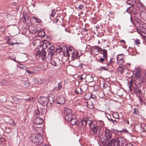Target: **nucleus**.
<instances>
[{"instance_id": "obj_1", "label": "nucleus", "mask_w": 146, "mask_h": 146, "mask_svg": "<svg viewBox=\"0 0 146 146\" xmlns=\"http://www.w3.org/2000/svg\"><path fill=\"white\" fill-rule=\"evenodd\" d=\"M90 131L93 135L96 137H99L103 134L104 128L101 126H98L96 123L93 121L90 124Z\"/></svg>"}, {"instance_id": "obj_2", "label": "nucleus", "mask_w": 146, "mask_h": 146, "mask_svg": "<svg viewBox=\"0 0 146 146\" xmlns=\"http://www.w3.org/2000/svg\"><path fill=\"white\" fill-rule=\"evenodd\" d=\"M125 142V139L123 137H119L118 139L112 138V140L106 144V146H120Z\"/></svg>"}, {"instance_id": "obj_3", "label": "nucleus", "mask_w": 146, "mask_h": 146, "mask_svg": "<svg viewBox=\"0 0 146 146\" xmlns=\"http://www.w3.org/2000/svg\"><path fill=\"white\" fill-rule=\"evenodd\" d=\"M141 69H137L136 70L133 74L132 76V79L135 86H140L142 80H141Z\"/></svg>"}, {"instance_id": "obj_4", "label": "nucleus", "mask_w": 146, "mask_h": 146, "mask_svg": "<svg viewBox=\"0 0 146 146\" xmlns=\"http://www.w3.org/2000/svg\"><path fill=\"white\" fill-rule=\"evenodd\" d=\"M29 139L33 143L38 145L42 143L43 141V138L39 133L31 134Z\"/></svg>"}, {"instance_id": "obj_5", "label": "nucleus", "mask_w": 146, "mask_h": 146, "mask_svg": "<svg viewBox=\"0 0 146 146\" xmlns=\"http://www.w3.org/2000/svg\"><path fill=\"white\" fill-rule=\"evenodd\" d=\"M60 51L62 52L64 56L68 57L69 56L70 54L72 56L75 52V50L70 48L68 49L65 46H63L61 48Z\"/></svg>"}, {"instance_id": "obj_6", "label": "nucleus", "mask_w": 146, "mask_h": 146, "mask_svg": "<svg viewBox=\"0 0 146 146\" xmlns=\"http://www.w3.org/2000/svg\"><path fill=\"white\" fill-rule=\"evenodd\" d=\"M98 61L101 63L104 64V62H105V64L106 67H108L112 65L114 63V62L113 61V59H111L108 61V60L107 58H103L101 57L100 58Z\"/></svg>"}, {"instance_id": "obj_7", "label": "nucleus", "mask_w": 146, "mask_h": 146, "mask_svg": "<svg viewBox=\"0 0 146 146\" xmlns=\"http://www.w3.org/2000/svg\"><path fill=\"white\" fill-rule=\"evenodd\" d=\"M105 134L106 138L107 140H104L103 142V143H106V144L108 143L109 141L111 140H112L111 137L112 135L111 131L109 130L108 129H106L105 131Z\"/></svg>"}, {"instance_id": "obj_8", "label": "nucleus", "mask_w": 146, "mask_h": 146, "mask_svg": "<svg viewBox=\"0 0 146 146\" xmlns=\"http://www.w3.org/2000/svg\"><path fill=\"white\" fill-rule=\"evenodd\" d=\"M48 97L41 96L38 99V102L43 106H44L48 104Z\"/></svg>"}, {"instance_id": "obj_9", "label": "nucleus", "mask_w": 146, "mask_h": 146, "mask_svg": "<svg viewBox=\"0 0 146 146\" xmlns=\"http://www.w3.org/2000/svg\"><path fill=\"white\" fill-rule=\"evenodd\" d=\"M36 54L39 56V57L41 58L42 60H46V52L44 49L38 50L36 53Z\"/></svg>"}, {"instance_id": "obj_10", "label": "nucleus", "mask_w": 146, "mask_h": 146, "mask_svg": "<svg viewBox=\"0 0 146 146\" xmlns=\"http://www.w3.org/2000/svg\"><path fill=\"white\" fill-rule=\"evenodd\" d=\"M128 13H131L134 15H135L139 12L138 9L134 7H129L126 10Z\"/></svg>"}, {"instance_id": "obj_11", "label": "nucleus", "mask_w": 146, "mask_h": 146, "mask_svg": "<svg viewBox=\"0 0 146 146\" xmlns=\"http://www.w3.org/2000/svg\"><path fill=\"white\" fill-rule=\"evenodd\" d=\"M64 113L66 114L65 118L66 119H68L69 117L73 115L72 113L71 110L68 108H66L64 109Z\"/></svg>"}, {"instance_id": "obj_12", "label": "nucleus", "mask_w": 146, "mask_h": 146, "mask_svg": "<svg viewBox=\"0 0 146 146\" xmlns=\"http://www.w3.org/2000/svg\"><path fill=\"white\" fill-rule=\"evenodd\" d=\"M136 6L138 7L140 11V13H141V12L143 13L146 11L145 7L140 1L137 2V5Z\"/></svg>"}, {"instance_id": "obj_13", "label": "nucleus", "mask_w": 146, "mask_h": 146, "mask_svg": "<svg viewBox=\"0 0 146 146\" xmlns=\"http://www.w3.org/2000/svg\"><path fill=\"white\" fill-rule=\"evenodd\" d=\"M66 120L69 121L72 125H75L77 122L76 118L74 115H72L70 117H69L68 119H66Z\"/></svg>"}, {"instance_id": "obj_14", "label": "nucleus", "mask_w": 146, "mask_h": 146, "mask_svg": "<svg viewBox=\"0 0 146 146\" xmlns=\"http://www.w3.org/2000/svg\"><path fill=\"white\" fill-rule=\"evenodd\" d=\"M44 109L43 110L42 109L40 108L39 109H37L35 111V114L36 116H41L44 113L45 111Z\"/></svg>"}, {"instance_id": "obj_15", "label": "nucleus", "mask_w": 146, "mask_h": 146, "mask_svg": "<svg viewBox=\"0 0 146 146\" xmlns=\"http://www.w3.org/2000/svg\"><path fill=\"white\" fill-rule=\"evenodd\" d=\"M60 60L57 58H56L53 60H52L50 61V64L54 66L58 65V64L60 62Z\"/></svg>"}, {"instance_id": "obj_16", "label": "nucleus", "mask_w": 146, "mask_h": 146, "mask_svg": "<svg viewBox=\"0 0 146 146\" xmlns=\"http://www.w3.org/2000/svg\"><path fill=\"white\" fill-rule=\"evenodd\" d=\"M139 1L137 0H128L127 2V4L131 6H136L137 5V2Z\"/></svg>"}, {"instance_id": "obj_17", "label": "nucleus", "mask_w": 146, "mask_h": 146, "mask_svg": "<svg viewBox=\"0 0 146 146\" xmlns=\"http://www.w3.org/2000/svg\"><path fill=\"white\" fill-rule=\"evenodd\" d=\"M142 86V83H141V85L140 86H135V87L134 88V92L135 94L138 96H140L141 94V92L140 90L139 89Z\"/></svg>"}, {"instance_id": "obj_18", "label": "nucleus", "mask_w": 146, "mask_h": 146, "mask_svg": "<svg viewBox=\"0 0 146 146\" xmlns=\"http://www.w3.org/2000/svg\"><path fill=\"white\" fill-rule=\"evenodd\" d=\"M43 122V119L40 117L36 116L34 120V123L36 125H40Z\"/></svg>"}, {"instance_id": "obj_19", "label": "nucleus", "mask_w": 146, "mask_h": 146, "mask_svg": "<svg viewBox=\"0 0 146 146\" xmlns=\"http://www.w3.org/2000/svg\"><path fill=\"white\" fill-rule=\"evenodd\" d=\"M117 63L119 64V63H123V55L121 54L118 55L117 57Z\"/></svg>"}, {"instance_id": "obj_20", "label": "nucleus", "mask_w": 146, "mask_h": 146, "mask_svg": "<svg viewBox=\"0 0 146 146\" xmlns=\"http://www.w3.org/2000/svg\"><path fill=\"white\" fill-rule=\"evenodd\" d=\"M137 32L143 36V38L144 36V35L146 34L145 32L146 31V29L144 28L141 27L139 29H137Z\"/></svg>"}, {"instance_id": "obj_21", "label": "nucleus", "mask_w": 146, "mask_h": 146, "mask_svg": "<svg viewBox=\"0 0 146 146\" xmlns=\"http://www.w3.org/2000/svg\"><path fill=\"white\" fill-rule=\"evenodd\" d=\"M117 69L118 72L122 74L124 72V70L126 69V67L124 65H121L117 68Z\"/></svg>"}, {"instance_id": "obj_22", "label": "nucleus", "mask_w": 146, "mask_h": 146, "mask_svg": "<svg viewBox=\"0 0 146 146\" xmlns=\"http://www.w3.org/2000/svg\"><path fill=\"white\" fill-rule=\"evenodd\" d=\"M65 101L64 98L62 96L58 98V102L57 103L60 104H62L64 103Z\"/></svg>"}, {"instance_id": "obj_23", "label": "nucleus", "mask_w": 146, "mask_h": 146, "mask_svg": "<svg viewBox=\"0 0 146 146\" xmlns=\"http://www.w3.org/2000/svg\"><path fill=\"white\" fill-rule=\"evenodd\" d=\"M52 96H50L48 98V103L50 104V106H51L52 104H53L54 102V100L55 98L54 97V95H52Z\"/></svg>"}, {"instance_id": "obj_24", "label": "nucleus", "mask_w": 146, "mask_h": 146, "mask_svg": "<svg viewBox=\"0 0 146 146\" xmlns=\"http://www.w3.org/2000/svg\"><path fill=\"white\" fill-rule=\"evenodd\" d=\"M88 119V118H86L85 120H83V121H84L83 126H86L87 124L88 125L90 126V124H92L93 121H90Z\"/></svg>"}, {"instance_id": "obj_25", "label": "nucleus", "mask_w": 146, "mask_h": 146, "mask_svg": "<svg viewBox=\"0 0 146 146\" xmlns=\"http://www.w3.org/2000/svg\"><path fill=\"white\" fill-rule=\"evenodd\" d=\"M103 57L106 58H107V51L106 49H103L102 50Z\"/></svg>"}, {"instance_id": "obj_26", "label": "nucleus", "mask_w": 146, "mask_h": 146, "mask_svg": "<svg viewBox=\"0 0 146 146\" xmlns=\"http://www.w3.org/2000/svg\"><path fill=\"white\" fill-rule=\"evenodd\" d=\"M48 58L49 59H51L53 56L54 52L48 50Z\"/></svg>"}, {"instance_id": "obj_27", "label": "nucleus", "mask_w": 146, "mask_h": 146, "mask_svg": "<svg viewBox=\"0 0 146 146\" xmlns=\"http://www.w3.org/2000/svg\"><path fill=\"white\" fill-rule=\"evenodd\" d=\"M140 16L143 20H146V11L144 12L140 13Z\"/></svg>"}, {"instance_id": "obj_28", "label": "nucleus", "mask_w": 146, "mask_h": 146, "mask_svg": "<svg viewBox=\"0 0 146 146\" xmlns=\"http://www.w3.org/2000/svg\"><path fill=\"white\" fill-rule=\"evenodd\" d=\"M96 96L95 95L93 94H91L90 96H89L88 98L84 97V99L86 100H89L90 98H92V99H95L96 98Z\"/></svg>"}, {"instance_id": "obj_29", "label": "nucleus", "mask_w": 146, "mask_h": 146, "mask_svg": "<svg viewBox=\"0 0 146 146\" xmlns=\"http://www.w3.org/2000/svg\"><path fill=\"white\" fill-rule=\"evenodd\" d=\"M91 53L94 56H96L98 54V52H96V51L94 48L91 49Z\"/></svg>"}, {"instance_id": "obj_30", "label": "nucleus", "mask_w": 146, "mask_h": 146, "mask_svg": "<svg viewBox=\"0 0 146 146\" xmlns=\"http://www.w3.org/2000/svg\"><path fill=\"white\" fill-rule=\"evenodd\" d=\"M133 82H134L133 81V80L131 79V80L129 81L128 83L129 88L130 91H131L132 90V87L133 85Z\"/></svg>"}, {"instance_id": "obj_31", "label": "nucleus", "mask_w": 146, "mask_h": 146, "mask_svg": "<svg viewBox=\"0 0 146 146\" xmlns=\"http://www.w3.org/2000/svg\"><path fill=\"white\" fill-rule=\"evenodd\" d=\"M133 113L136 115H139L140 114V110L138 108H134Z\"/></svg>"}, {"instance_id": "obj_32", "label": "nucleus", "mask_w": 146, "mask_h": 146, "mask_svg": "<svg viewBox=\"0 0 146 146\" xmlns=\"http://www.w3.org/2000/svg\"><path fill=\"white\" fill-rule=\"evenodd\" d=\"M84 121L83 120L80 119L78 120V122L77 123V126L80 127H82L83 126Z\"/></svg>"}, {"instance_id": "obj_33", "label": "nucleus", "mask_w": 146, "mask_h": 146, "mask_svg": "<svg viewBox=\"0 0 146 146\" xmlns=\"http://www.w3.org/2000/svg\"><path fill=\"white\" fill-rule=\"evenodd\" d=\"M74 92L77 94H80L82 93L81 88H79L74 90Z\"/></svg>"}, {"instance_id": "obj_34", "label": "nucleus", "mask_w": 146, "mask_h": 146, "mask_svg": "<svg viewBox=\"0 0 146 146\" xmlns=\"http://www.w3.org/2000/svg\"><path fill=\"white\" fill-rule=\"evenodd\" d=\"M98 96L100 98H103L104 97L105 94L104 92L101 91L98 94Z\"/></svg>"}, {"instance_id": "obj_35", "label": "nucleus", "mask_w": 146, "mask_h": 146, "mask_svg": "<svg viewBox=\"0 0 146 146\" xmlns=\"http://www.w3.org/2000/svg\"><path fill=\"white\" fill-rule=\"evenodd\" d=\"M93 48L95 49L96 51V52H98V54L99 53V52L102 49L101 48V47H100L98 46H93Z\"/></svg>"}, {"instance_id": "obj_36", "label": "nucleus", "mask_w": 146, "mask_h": 146, "mask_svg": "<svg viewBox=\"0 0 146 146\" xmlns=\"http://www.w3.org/2000/svg\"><path fill=\"white\" fill-rule=\"evenodd\" d=\"M112 116L115 119L119 118V115L118 113L116 112H113L112 114Z\"/></svg>"}, {"instance_id": "obj_37", "label": "nucleus", "mask_w": 146, "mask_h": 146, "mask_svg": "<svg viewBox=\"0 0 146 146\" xmlns=\"http://www.w3.org/2000/svg\"><path fill=\"white\" fill-rule=\"evenodd\" d=\"M71 57L74 59L78 58L79 57L78 52H76V53H75V52L73 55H72V56H71Z\"/></svg>"}, {"instance_id": "obj_38", "label": "nucleus", "mask_w": 146, "mask_h": 146, "mask_svg": "<svg viewBox=\"0 0 146 146\" xmlns=\"http://www.w3.org/2000/svg\"><path fill=\"white\" fill-rule=\"evenodd\" d=\"M32 19H35V21L37 23H40L41 22V21L40 19H38L35 17H33Z\"/></svg>"}, {"instance_id": "obj_39", "label": "nucleus", "mask_w": 146, "mask_h": 146, "mask_svg": "<svg viewBox=\"0 0 146 146\" xmlns=\"http://www.w3.org/2000/svg\"><path fill=\"white\" fill-rule=\"evenodd\" d=\"M87 106L90 109L93 108L94 107L93 104L92 102L88 103Z\"/></svg>"}, {"instance_id": "obj_40", "label": "nucleus", "mask_w": 146, "mask_h": 146, "mask_svg": "<svg viewBox=\"0 0 146 146\" xmlns=\"http://www.w3.org/2000/svg\"><path fill=\"white\" fill-rule=\"evenodd\" d=\"M18 67L21 69L26 70L27 69V67H25L23 65V64H20L18 65Z\"/></svg>"}, {"instance_id": "obj_41", "label": "nucleus", "mask_w": 146, "mask_h": 146, "mask_svg": "<svg viewBox=\"0 0 146 146\" xmlns=\"http://www.w3.org/2000/svg\"><path fill=\"white\" fill-rule=\"evenodd\" d=\"M135 44L137 45H138L139 44H140V40L139 39H137L135 40Z\"/></svg>"}, {"instance_id": "obj_42", "label": "nucleus", "mask_w": 146, "mask_h": 146, "mask_svg": "<svg viewBox=\"0 0 146 146\" xmlns=\"http://www.w3.org/2000/svg\"><path fill=\"white\" fill-rule=\"evenodd\" d=\"M54 47L52 46H50L49 48L48 49V50L52 51V52H54Z\"/></svg>"}, {"instance_id": "obj_43", "label": "nucleus", "mask_w": 146, "mask_h": 146, "mask_svg": "<svg viewBox=\"0 0 146 146\" xmlns=\"http://www.w3.org/2000/svg\"><path fill=\"white\" fill-rule=\"evenodd\" d=\"M26 71L27 72V73L31 75H33L35 74V72L33 71H31L28 70H26Z\"/></svg>"}, {"instance_id": "obj_44", "label": "nucleus", "mask_w": 146, "mask_h": 146, "mask_svg": "<svg viewBox=\"0 0 146 146\" xmlns=\"http://www.w3.org/2000/svg\"><path fill=\"white\" fill-rule=\"evenodd\" d=\"M56 12L54 10H52L51 13L50 14V15L51 17H53L56 14Z\"/></svg>"}, {"instance_id": "obj_45", "label": "nucleus", "mask_w": 146, "mask_h": 146, "mask_svg": "<svg viewBox=\"0 0 146 146\" xmlns=\"http://www.w3.org/2000/svg\"><path fill=\"white\" fill-rule=\"evenodd\" d=\"M45 35L44 32V31L42 33V32H40L39 33L38 35L40 37L43 36Z\"/></svg>"}, {"instance_id": "obj_46", "label": "nucleus", "mask_w": 146, "mask_h": 146, "mask_svg": "<svg viewBox=\"0 0 146 146\" xmlns=\"http://www.w3.org/2000/svg\"><path fill=\"white\" fill-rule=\"evenodd\" d=\"M62 85L61 83L60 82L59 83L58 85V88L59 90H60L62 88Z\"/></svg>"}, {"instance_id": "obj_47", "label": "nucleus", "mask_w": 146, "mask_h": 146, "mask_svg": "<svg viewBox=\"0 0 146 146\" xmlns=\"http://www.w3.org/2000/svg\"><path fill=\"white\" fill-rule=\"evenodd\" d=\"M86 77V76L85 75H82V76L80 77L79 79L80 80H82L83 79H84Z\"/></svg>"}, {"instance_id": "obj_48", "label": "nucleus", "mask_w": 146, "mask_h": 146, "mask_svg": "<svg viewBox=\"0 0 146 146\" xmlns=\"http://www.w3.org/2000/svg\"><path fill=\"white\" fill-rule=\"evenodd\" d=\"M58 20L59 19L56 17L53 19V22L55 23H56L58 21Z\"/></svg>"}, {"instance_id": "obj_49", "label": "nucleus", "mask_w": 146, "mask_h": 146, "mask_svg": "<svg viewBox=\"0 0 146 146\" xmlns=\"http://www.w3.org/2000/svg\"><path fill=\"white\" fill-rule=\"evenodd\" d=\"M8 43L9 44L11 45H13L14 44H15L13 42H12V41H9L8 42Z\"/></svg>"}, {"instance_id": "obj_50", "label": "nucleus", "mask_w": 146, "mask_h": 146, "mask_svg": "<svg viewBox=\"0 0 146 146\" xmlns=\"http://www.w3.org/2000/svg\"><path fill=\"white\" fill-rule=\"evenodd\" d=\"M139 100L142 103L143 102H144L143 101V99L141 98V97L140 96H139Z\"/></svg>"}, {"instance_id": "obj_51", "label": "nucleus", "mask_w": 146, "mask_h": 146, "mask_svg": "<svg viewBox=\"0 0 146 146\" xmlns=\"http://www.w3.org/2000/svg\"><path fill=\"white\" fill-rule=\"evenodd\" d=\"M84 7V6L82 5H80L79 6V7H78V8L80 9H81L83 8Z\"/></svg>"}, {"instance_id": "obj_52", "label": "nucleus", "mask_w": 146, "mask_h": 146, "mask_svg": "<svg viewBox=\"0 0 146 146\" xmlns=\"http://www.w3.org/2000/svg\"><path fill=\"white\" fill-rule=\"evenodd\" d=\"M125 146H132V144L130 143H126Z\"/></svg>"}, {"instance_id": "obj_53", "label": "nucleus", "mask_w": 146, "mask_h": 146, "mask_svg": "<svg viewBox=\"0 0 146 146\" xmlns=\"http://www.w3.org/2000/svg\"><path fill=\"white\" fill-rule=\"evenodd\" d=\"M100 86H102L104 87V88H106V84H105L104 83L102 84L101 83L100 84Z\"/></svg>"}, {"instance_id": "obj_54", "label": "nucleus", "mask_w": 146, "mask_h": 146, "mask_svg": "<svg viewBox=\"0 0 146 146\" xmlns=\"http://www.w3.org/2000/svg\"><path fill=\"white\" fill-rule=\"evenodd\" d=\"M112 123L113 124L115 125L117 123V121L115 120H113Z\"/></svg>"}, {"instance_id": "obj_55", "label": "nucleus", "mask_w": 146, "mask_h": 146, "mask_svg": "<svg viewBox=\"0 0 146 146\" xmlns=\"http://www.w3.org/2000/svg\"><path fill=\"white\" fill-rule=\"evenodd\" d=\"M90 78L91 79L90 82H92L94 80L93 77L92 76H90Z\"/></svg>"}, {"instance_id": "obj_56", "label": "nucleus", "mask_w": 146, "mask_h": 146, "mask_svg": "<svg viewBox=\"0 0 146 146\" xmlns=\"http://www.w3.org/2000/svg\"><path fill=\"white\" fill-rule=\"evenodd\" d=\"M125 123H127L128 124H129V121L127 119L125 120Z\"/></svg>"}, {"instance_id": "obj_57", "label": "nucleus", "mask_w": 146, "mask_h": 146, "mask_svg": "<svg viewBox=\"0 0 146 146\" xmlns=\"http://www.w3.org/2000/svg\"><path fill=\"white\" fill-rule=\"evenodd\" d=\"M104 140H106V139H104V138L103 137H102L101 138V139H100V140H101L102 141V143L103 144H104V143H103V141H104Z\"/></svg>"}, {"instance_id": "obj_58", "label": "nucleus", "mask_w": 146, "mask_h": 146, "mask_svg": "<svg viewBox=\"0 0 146 146\" xmlns=\"http://www.w3.org/2000/svg\"><path fill=\"white\" fill-rule=\"evenodd\" d=\"M108 120L109 121H110L112 122L113 120L111 118V117H110V118H109L108 117Z\"/></svg>"}, {"instance_id": "obj_59", "label": "nucleus", "mask_w": 146, "mask_h": 146, "mask_svg": "<svg viewBox=\"0 0 146 146\" xmlns=\"http://www.w3.org/2000/svg\"><path fill=\"white\" fill-rule=\"evenodd\" d=\"M128 131L127 129H123L122 132H128Z\"/></svg>"}, {"instance_id": "obj_60", "label": "nucleus", "mask_w": 146, "mask_h": 146, "mask_svg": "<svg viewBox=\"0 0 146 146\" xmlns=\"http://www.w3.org/2000/svg\"><path fill=\"white\" fill-rule=\"evenodd\" d=\"M120 42H122L123 43V44H125V41L124 40H120Z\"/></svg>"}, {"instance_id": "obj_61", "label": "nucleus", "mask_w": 146, "mask_h": 146, "mask_svg": "<svg viewBox=\"0 0 146 146\" xmlns=\"http://www.w3.org/2000/svg\"><path fill=\"white\" fill-rule=\"evenodd\" d=\"M3 82H4V83H3V84H4L5 85L6 84V82L5 81V80H3Z\"/></svg>"}, {"instance_id": "obj_62", "label": "nucleus", "mask_w": 146, "mask_h": 146, "mask_svg": "<svg viewBox=\"0 0 146 146\" xmlns=\"http://www.w3.org/2000/svg\"><path fill=\"white\" fill-rule=\"evenodd\" d=\"M42 146H50V145H47V144H44L43 145H42Z\"/></svg>"}, {"instance_id": "obj_63", "label": "nucleus", "mask_w": 146, "mask_h": 146, "mask_svg": "<svg viewBox=\"0 0 146 146\" xmlns=\"http://www.w3.org/2000/svg\"><path fill=\"white\" fill-rule=\"evenodd\" d=\"M87 95H88V94H86L84 96V98H88V96H88V97H86V96H87Z\"/></svg>"}, {"instance_id": "obj_64", "label": "nucleus", "mask_w": 146, "mask_h": 146, "mask_svg": "<svg viewBox=\"0 0 146 146\" xmlns=\"http://www.w3.org/2000/svg\"><path fill=\"white\" fill-rule=\"evenodd\" d=\"M16 124L14 122L13 123V124H12V125H13V126H14Z\"/></svg>"}]
</instances>
